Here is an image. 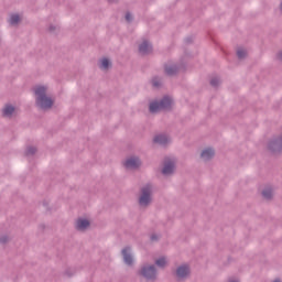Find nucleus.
<instances>
[{
  "label": "nucleus",
  "mask_w": 282,
  "mask_h": 282,
  "mask_svg": "<svg viewBox=\"0 0 282 282\" xmlns=\"http://www.w3.org/2000/svg\"><path fill=\"white\" fill-rule=\"evenodd\" d=\"M113 67V64L111 63V59L107 58V69H111Z\"/></svg>",
  "instance_id": "nucleus-25"
},
{
  "label": "nucleus",
  "mask_w": 282,
  "mask_h": 282,
  "mask_svg": "<svg viewBox=\"0 0 282 282\" xmlns=\"http://www.w3.org/2000/svg\"><path fill=\"white\" fill-rule=\"evenodd\" d=\"M280 12H282V2L280 3Z\"/></svg>",
  "instance_id": "nucleus-30"
},
{
  "label": "nucleus",
  "mask_w": 282,
  "mask_h": 282,
  "mask_svg": "<svg viewBox=\"0 0 282 282\" xmlns=\"http://www.w3.org/2000/svg\"><path fill=\"white\" fill-rule=\"evenodd\" d=\"M175 100L169 95H164L162 99H153L149 101L148 107H173Z\"/></svg>",
  "instance_id": "nucleus-2"
},
{
  "label": "nucleus",
  "mask_w": 282,
  "mask_h": 282,
  "mask_svg": "<svg viewBox=\"0 0 282 282\" xmlns=\"http://www.w3.org/2000/svg\"><path fill=\"white\" fill-rule=\"evenodd\" d=\"M184 43H185V45H193V43H195V35H189V36L185 37Z\"/></svg>",
  "instance_id": "nucleus-18"
},
{
  "label": "nucleus",
  "mask_w": 282,
  "mask_h": 282,
  "mask_svg": "<svg viewBox=\"0 0 282 282\" xmlns=\"http://www.w3.org/2000/svg\"><path fill=\"white\" fill-rule=\"evenodd\" d=\"M175 171V162L171 159L165 160L164 167L162 170L163 175H171Z\"/></svg>",
  "instance_id": "nucleus-6"
},
{
  "label": "nucleus",
  "mask_w": 282,
  "mask_h": 282,
  "mask_svg": "<svg viewBox=\"0 0 282 282\" xmlns=\"http://www.w3.org/2000/svg\"><path fill=\"white\" fill-rule=\"evenodd\" d=\"M158 268H164V265H166V258L162 257V258H159L156 261H155Z\"/></svg>",
  "instance_id": "nucleus-17"
},
{
  "label": "nucleus",
  "mask_w": 282,
  "mask_h": 282,
  "mask_svg": "<svg viewBox=\"0 0 282 282\" xmlns=\"http://www.w3.org/2000/svg\"><path fill=\"white\" fill-rule=\"evenodd\" d=\"M188 274H191V269L188 268V265H181L176 270L177 279H186Z\"/></svg>",
  "instance_id": "nucleus-8"
},
{
  "label": "nucleus",
  "mask_w": 282,
  "mask_h": 282,
  "mask_svg": "<svg viewBox=\"0 0 282 282\" xmlns=\"http://www.w3.org/2000/svg\"><path fill=\"white\" fill-rule=\"evenodd\" d=\"M120 0H107V3L113 4V3H119Z\"/></svg>",
  "instance_id": "nucleus-27"
},
{
  "label": "nucleus",
  "mask_w": 282,
  "mask_h": 282,
  "mask_svg": "<svg viewBox=\"0 0 282 282\" xmlns=\"http://www.w3.org/2000/svg\"><path fill=\"white\" fill-rule=\"evenodd\" d=\"M159 111H162L161 107H150L149 108L150 113H159Z\"/></svg>",
  "instance_id": "nucleus-24"
},
{
  "label": "nucleus",
  "mask_w": 282,
  "mask_h": 282,
  "mask_svg": "<svg viewBox=\"0 0 282 282\" xmlns=\"http://www.w3.org/2000/svg\"><path fill=\"white\" fill-rule=\"evenodd\" d=\"M141 274L149 281H153V279H155V276H156L155 267H153V265L144 267L141 270Z\"/></svg>",
  "instance_id": "nucleus-5"
},
{
  "label": "nucleus",
  "mask_w": 282,
  "mask_h": 282,
  "mask_svg": "<svg viewBox=\"0 0 282 282\" xmlns=\"http://www.w3.org/2000/svg\"><path fill=\"white\" fill-rule=\"evenodd\" d=\"M185 54L188 55V53L185 51Z\"/></svg>",
  "instance_id": "nucleus-33"
},
{
  "label": "nucleus",
  "mask_w": 282,
  "mask_h": 282,
  "mask_svg": "<svg viewBox=\"0 0 282 282\" xmlns=\"http://www.w3.org/2000/svg\"><path fill=\"white\" fill-rule=\"evenodd\" d=\"M209 84L212 87H219V85H221V80L219 79V77H214L209 80Z\"/></svg>",
  "instance_id": "nucleus-16"
},
{
  "label": "nucleus",
  "mask_w": 282,
  "mask_h": 282,
  "mask_svg": "<svg viewBox=\"0 0 282 282\" xmlns=\"http://www.w3.org/2000/svg\"><path fill=\"white\" fill-rule=\"evenodd\" d=\"M246 56H248V53L243 50H238L237 51V57L241 61L243 58H246Z\"/></svg>",
  "instance_id": "nucleus-20"
},
{
  "label": "nucleus",
  "mask_w": 282,
  "mask_h": 282,
  "mask_svg": "<svg viewBox=\"0 0 282 282\" xmlns=\"http://www.w3.org/2000/svg\"><path fill=\"white\" fill-rule=\"evenodd\" d=\"M139 204L140 206H149V204H151V185H148L141 189Z\"/></svg>",
  "instance_id": "nucleus-3"
},
{
  "label": "nucleus",
  "mask_w": 282,
  "mask_h": 282,
  "mask_svg": "<svg viewBox=\"0 0 282 282\" xmlns=\"http://www.w3.org/2000/svg\"><path fill=\"white\" fill-rule=\"evenodd\" d=\"M139 52L142 54V56H149V54H153V44L149 42V40H144L140 45H139Z\"/></svg>",
  "instance_id": "nucleus-4"
},
{
  "label": "nucleus",
  "mask_w": 282,
  "mask_h": 282,
  "mask_svg": "<svg viewBox=\"0 0 282 282\" xmlns=\"http://www.w3.org/2000/svg\"><path fill=\"white\" fill-rule=\"evenodd\" d=\"M264 199H270L272 197V188H267L262 192Z\"/></svg>",
  "instance_id": "nucleus-19"
},
{
  "label": "nucleus",
  "mask_w": 282,
  "mask_h": 282,
  "mask_svg": "<svg viewBox=\"0 0 282 282\" xmlns=\"http://www.w3.org/2000/svg\"><path fill=\"white\" fill-rule=\"evenodd\" d=\"M152 85L156 88L162 87V83H160V79L158 77L152 78Z\"/></svg>",
  "instance_id": "nucleus-23"
},
{
  "label": "nucleus",
  "mask_w": 282,
  "mask_h": 282,
  "mask_svg": "<svg viewBox=\"0 0 282 282\" xmlns=\"http://www.w3.org/2000/svg\"><path fill=\"white\" fill-rule=\"evenodd\" d=\"M9 23L10 25H19L21 23V15L19 13L11 14Z\"/></svg>",
  "instance_id": "nucleus-15"
},
{
  "label": "nucleus",
  "mask_w": 282,
  "mask_h": 282,
  "mask_svg": "<svg viewBox=\"0 0 282 282\" xmlns=\"http://www.w3.org/2000/svg\"><path fill=\"white\" fill-rule=\"evenodd\" d=\"M123 261L127 265H131L133 263V257L131 256V249L124 248L122 250Z\"/></svg>",
  "instance_id": "nucleus-9"
},
{
  "label": "nucleus",
  "mask_w": 282,
  "mask_h": 282,
  "mask_svg": "<svg viewBox=\"0 0 282 282\" xmlns=\"http://www.w3.org/2000/svg\"><path fill=\"white\" fill-rule=\"evenodd\" d=\"M90 223L87 219L84 218H79L76 223V228L77 230H87V228H89Z\"/></svg>",
  "instance_id": "nucleus-11"
},
{
  "label": "nucleus",
  "mask_w": 282,
  "mask_h": 282,
  "mask_svg": "<svg viewBox=\"0 0 282 282\" xmlns=\"http://www.w3.org/2000/svg\"><path fill=\"white\" fill-rule=\"evenodd\" d=\"M123 166L129 170L138 169V166H140V159L138 158L127 159L126 162L123 163Z\"/></svg>",
  "instance_id": "nucleus-7"
},
{
  "label": "nucleus",
  "mask_w": 282,
  "mask_h": 282,
  "mask_svg": "<svg viewBox=\"0 0 282 282\" xmlns=\"http://www.w3.org/2000/svg\"><path fill=\"white\" fill-rule=\"evenodd\" d=\"M151 239H152V241H155V236H152Z\"/></svg>",
  "instance_id": "nucleus-31"
},
{
  "label": "nucleus",
  "mask_w": 282,
  "mask_h": 282,
  "mask_svg": "<svg viewBox=\"0 0 282 282\" xmlns=\"http://www.w3.org/2000/svg\"><path fill=\"white\" fill-rule=\"evenodd\" d=\"M100 69H107V56H104L99 64Z\"/></svg>",
  "instance_id": "nucleus-22"
},
{
  "label": "nucleus",
  "mask_w": 282,
  "mask_h": 282,
  "mask_svg": "<svg viewBox=\"0 0 282 282\" xmlns=\"http://www.w3.org/2000/svg\"><path fill=\"white\" fill-rule=\"evenodd\" d=\"M124 19L127 23H133V14H131V11L126 12Z\"/></svg>",
  "instance_id": "nucleus-21"
},
{
  "label": "nucleus",
  "mask_w": 282,
  "mask_h": 282,
  "mask_svg": "<svg viewBox=\"0 0 282 282\" xmlns=\"http://www.w3.org/2000/svg\"><path fill=\"white\" fill-rule=\"evenodd\" d=\"M154 142L155 144H167V142H170V139L165 134H158L156 137H154Z\"/></svg>",
  "instance_id": "nucleus-14"
},
{
  "label": "nucleus",
  "mask_w": 282,
  "mask_h": 282,
  "mask_svg": "<svg viewBox=\"0 0 282 282\" xmlns=\"http://www.w3.org/2000/svg\"><path fill=\"white\" fill-rule=\"evenodd\" d=\"M17 113V109L14 107H6L2 110V115L4 118H12Z\"/></svg>",
  "instance_id": "nucleus-13"
},
{
  "label": "nucleus",
  "mask_w": 282,
  "mask_h": 282,
  "mask_svg": "<svg viewBox=\"0 0 282 282\" xmlns=\"http://www.w3.org/2000/svg\"><path fill=\"white\" fill-rule=\"evenodd\" d=\"M35 151H36V149L31 148V149L28 150V153H29V154H30V153H34Z\"/></svg>",
  "instance_id": "nucleus-28"
},
{
  "label": "nucleus",
  "mask_w": 282,
  "mask_h": 282,
  "mask_svg": "<svg viewBox=\"0 0 282 282\" xmlns=\"http://www.w3.org/2000/svg\"><path fill=\"white\" fill-rule=\"evenodd\" d=\"M4 107H14V105L10 104V102H7V104H4Z\"/></svg>",
  "instance_id": "nucleus-29"
},
{
  "label": "nucleus",
  "mask_w": 282,
  "mask_h": 282,
  "mask_svg": "<svg viewBox=\"0 0 282 282\" xmlns=\"http://www.w3.org/2000/svg\"><path fill=\"white\" fill-rule=\"evenodd\" d=\"M36 107H53L56 102V97L47 94L46 86L39 85L34 88Z\"/></svg>",
  "instance_id": "nucleus-1"
},
{
  "label": "nucleus",
  "mask_w": 282,
  "mask_h": 282,
  "mask_svg": "<svg viewBox=\"0 0 282 282\" xmlns=\"http://www.w3.org/2000/svg\"><path fill=\"white\" fill-rule=\"evenodd\" d=\"M214 156H215V150L210 148L205 149L200 154L202 160H205V162L208 160H212Z\"/></svg>",
  "instance_id": "nucleus-10"
},
{
  "label": "nucleus",
  "mask_w": 282,
  "mask_h": 282,
  "mask_svg": "<svg viewBox=\"0 0 282 282\" xmlns=\"http://www.w3.org/2000/svg\"><path fill=\"white\" fill-rule=\"evenodd\" d=\"M177 72H180L177 65L165 66V74L167 76H177Z\"/></svg>",
  "instance_id": "nucleus-12"
},
{
  "label": "nucleus",
  "mask_w": 282,
  "mask_h": 282,
  "mask_svg": "<svg viewBox=\"0 0 282 282\" xmlns=\"http://www.w3.org/2000/svg\"><path fill=\"white\" fill-rule=\"evenodd\" d=\"M48 32H56V26L54 24H51L48 26Z\"/></svg>",
  "instance_id": "nucleus-26"
},
{
  "label": "nucleus",
  "mask_w": 282,
  "mask_h": 282,
  "mask_svg": "<svg viewBox=\"0 0 282 282\" xmlns=\"http://www.w3.org/2000/svg\"><path fill=\"white\" fill-rule=\"evenodd\" d=\"M0 242L3 243V242H6V240H1V239H0Z\"/></svg>",
  "instance_id": "nucleus-32"
}]
</instances>
